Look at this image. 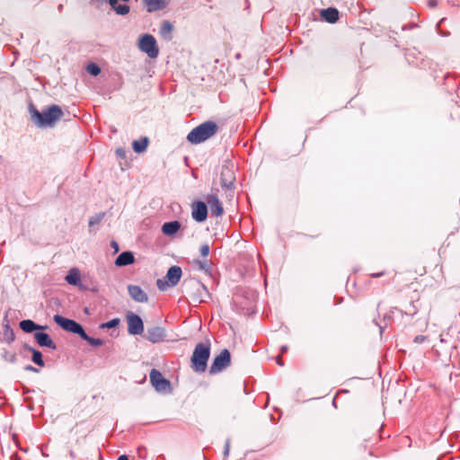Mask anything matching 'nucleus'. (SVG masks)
<instances>
[{
    "label": "nucleus",
    "instance_id": "1",
    "mask_svg": "<svg viewBox=\"0 0 460 460\" xmlns=\"http://www.w3.org/2000/svg\"><path fill=\"white\" fill-rule=\"evenodd\" d=\"M28 110L31 115V121L38 128L52 127L63 116L62 109L57 105L52 104L42 111H40L33 103H30Z\"/></svg>",
    "mask_w": 460,
    "mask_h": 460
},
{
    "label": "nucleus",
    "instance_id": "2",
    "mask_svg": "<svg viewBox=\"0 0 460 460\" xmlns=\"http://www.w3.org/2000/svg\"><path fill=\"white\" fill-rule=\"evenodd\" d=\"M210 357V342L198 343L193 350L190 363L195 373H204L208 367V360Z\"/></svg>",
    "mask_w": 460,
    "mask_h": 460
},
{
    "label": "nucleus",
    "instance_id": "3",
    "mask_svg": "<svg viewBox=\"0 0 460 460\" xmlns=\"http://www.w3.org/2000/svg\"><path fill=\"white\" fill-rule=\"evenodd\" d=\"M217 129L218 126L216 122L211 120L203 122L187 135V140L191 144L202 143L214 136Z\"/></svg>",
    "mask_w": 460,
    "mask_h": 460
},
{
    "label": "nucleus",
    "instance_id": "4",
    "mask_svg": "<svg viewBox=\"0 0 460 460\" xmlns=\"http://www.w3.org/2000/svg\"><path fill=\"white\" fill-rule=\"evenodd\" d=\"M138 49L150 58H156L159 55V48L155 38L148 33L143 34L138 40Z\"/></svg>",
    "mask_w": 460,
    "mask_h": 460
},
{
    "label": "nucleus",
    "instance_id": "5",
    "mask_svg": "<svg viewBox=\"0 0 460 460\" xmlns=\"http://www.w3.org/2000/svg\"><path fill=\"white\" fill-rule=\"evenodd\" d=\"M235 172L234 165L229 161H225L220 170V184L225 190L234 189Z\"/></svg>",
    "mask_w": 460,
    "mask_h": 460
},
{
    "label": "nucleus",
    "instance_id": "6",
    "mask_svg": "<svg viewBox=\"0 0 460 460\" xmlns=\"http://www.w3.org/2000/svg\"><path fill=\"white\" fill-rule=\"evenodd\" d=\"M182 270L180 266H172L166 272L165 279H158L156 280L157 288L164 291L167 287H175L181 280Z\"/></svg>",
    "mask_w": 460,
    "mask_h": 460
},
{
    "label": "nucleus",
    "instance_id": "7",
    "mask_svg": "<svg viewBox=\"0 0 460 460\" xmlns=\"http://www.w3.org/2000/svg\"><path fill=\"white\" fill-rule=\"evenodd\" d=\"M53 320L63 330L74 334H77L79 337H81L84 332L83 326L75 320L64 317L60 314H55Z\"/></svg>",
    "mask_w": 460,
    "mask_h": 460
},
{
    "label": "nucleus",
    "instance_id": "8",
    "mask_svg": "<svg viewBox=\"0 0 460 460\" xmlns=\"http://www.w3.org/2000/svg\"><path fill=\"white\" fill-rule=\"evenodd\" d=\"M231 363V354L227 349H224L221 350L220 354L216 356L214 358L210 368L209 374L215 375L222 372L225 368H226Z\"/></svg>",
    "mask_w": 460,
    "mask_h": 460
},
{
    "label": "nucleus",
    "instance_id": "9",
    "mask_svg": "<svg viewBox=\"0 0 460 460\" xmlns=\"http://www.w3.org/2000/svg\"><path fill=\"white\" fill-rule=\"evenodd\" d=\"M149 377H150V382L156 392H159V393L171 392L172 386H171L170 381L168 379L164 378L159 370L153 368L150 371Z\"/></svg>",
    "mask_w": 460,
    "mask_h": 460
},
{
    "label": "nucleus",
    "instance_id": "10",
    "mask_svg": "<svg viewBox=\"0 0 460 460\" xmlns=\"http://www.w3.org/2000/svg\"><path fill=\"white\" fill-rule=\"evenodd\" d=\"M128 332L130 335H140L144 332V323L141 317L132 312L127 314Z\"/></svg>",
    "mask_w": 460,
    "mask_h": 460
},
{
    "label": "nucleus",
    "instance_id": "11",
    "mask_svg": "<svg viewBox=\"0 0 460 460\" xmlns=\"http://www.w3.org/2000/svg\"><path fill=\"white\" fill-rule=\"evenodd\" d=\"M191 208V217L195 221L199 223L206 221L208 217V205L204 201H194Z\"/></svg>",
    "mask_w": 460,
    "mask_h": 460
},
{
    "label": "nucleus",
    "instance_id": "12",
    "mask_svg": "<svg viewBox=\"0 0 460 460\" xmlns=\"http://www.w3.org/2000/svg\"><path fill=\"white\" fill-rule=\"evenodd\" d=\"M144 337L152 343L162 342L166 339V331L164 327L153 326L147 328Z\"/></svg>",
    "mask_w": 460,
    "mask_h": 460
},
{
    "label": "nucleus",
    "instance_id": "13",
    "mask_svg": "<svg viewBox=\"0 0 460 460\" xmlns=\"http://www.w3.org/2000/svg\"><path fill=\"white\" fill-rule=\"evenodd\" d=\"M8 311L5 313L3 319V327L4 332L0 334V342H6L7 344H11L15 340V334L13 330L10 326V322L8 320Z\"/></svg>",
    "mask_w": 460,
    "mask_h": 460
},
{
    "label": "nucleus",
    "instance_id": "14",
    "mask_svg": "<svg viewBox=\"0 0 460 460\" xmlns=\"http://www.w3.org/2000/svg\"><path fill=\"white\" fill-rule=\"evenodd\" d=\"M128 291L130 297L138 303H146L148 301L147 294L137 285H128Z\"/></svg>",
    "mask_w": 460,
    "mask_h": 460
},
{
    "label": "nucleus",
    "instance_id": "15",
    "mask_svg": "<svg viewBox=\"0 0 460 460\" xmlns=\"http://www.w3.org/2000/svg\"><path fill=\"white\" fill-rule=\"evenodd\" d=\"M208 206L210 208V212L214 217H219L223 214L224 209L221 202L219 201L216 194H210L208 196Z\"/></svg>",
    "mask_w": 460,
    "mask_h": 460
},
{
    "label": "nucleus",
    "instance_id": "16",
    "mask_svg": "<svg viewBox=\"0 0 460 460\" xmlns=\"http://www.w3.org/2000/svg\"><path fill=\"white\" fill-rule=\"evenodd\" d=\"M34 339L40 347L49 348L51 349H57L56 343L52 341L50 336L43 332H36L34 333Z\"/></svg>",
    "mask_w": 460,
    "mask_h": 460
},
{
    "label": "nucleus",
    "instance_id": "17",
    "mask_svg": "<svg viewBox=\"0 0 460 460\" xmlns=\"http://www.w3.org/2000/svg\"><path fill=\"white\" fill-rule=\"evenodd\" d=\"M321 18L329 23H335L340 18V13L335 7H328L320 11Z\"/></svg>",
    "mask_w": 460,
    "mask_h": 460
},
{
    "label": "nucleus",
    "instance_id": "18",
    "mask_svg": "<svg viewBox=\"0 0 460 460\" xmlns=\"http://www.w3.org/2000/svg\"><path fill=\"white\" fill-rule=\"evenodd\" d=\"M21 330L26 333H31L35 331L44 330L47 326L40 325L32 320H22L19 323Z\"/></svg>",
    "mask_w": 460,
    "mask_h": 460
},
{
    "label": "nucleus",
    "instance_id": "19",
    "mask_svg": "<svg viewBox=\"0 0 460 460\" xmlns=\"http://www.w3.org/2000/svg\"><path fill=\"white\" fill-rule=\"evenodd\" d=\"M135 261L134 254L132 252H122L115 260V265L118 267H124L132 264Z\"/></svg>",
    "mask_w": 460,
    "mask_h": 460
},
{
    "label": "nucleus",
    "instance_id": "20",
    "mask_svg": "<svg viewBox=\"0 0 460 460\" xmlns=\"http://www.w3.org/2000/svg\"><path fill=\"white\" fill-rule=\"evenodd\" d=\"M395 313L400 314L401 315L406 314L410 316H413L418 313V308L415 305L414 301H411L410 304V308L408 311H402L398 307H392L387 314H385V318L391 319Z\"/></svg>",
    "mask_w": 460,
    "mask_h": 460
},
{
    "label": "nucleus",
    "instance_id": "21",
    "mask_svg": "<svg viewBox=\"0 0 460 460\" xmlns=\"http://www.w3.org/2000/svg\"><path fill=\"white\" fill-rule=\"evenodd\" d=\"M181 223L178 220L165 222L162 226V233L167 236H172L181 228Z\"/></svg>",
    "mask_w": 460,
    "mask_h": 460
},
{
    "label": "nucleus",
    "instance_id": "22",
    "mask_svg": "<svg viewBox=\"0 0 460 460\" xmlns=\"http://www.w3.org/2000/svg\"><path fill=\"white\" fill-rule=\"evenodd\" d=\"M172 31H173V26H172V24L169 21L164 20L161 22V26H160V29H159V33H160L161 37L164 40H165L167 41L172 40Z\"/></svg>",
    "mask_w": 460,
    "mask_h": 460
},
{
    "label": "nucleus",
    "instance_id": "23",
    "mask_svg": "<svg viewBox=\"0 0 460 460\" xmlns=\"http://www.w3.org/2000/svg\"><path fill=\"white\" fill-rule=\"evenodd\" d=\"M149 13L163 10L166 7L167 4L164 0H143Z\"/></svg>",
    "mask_w": 460,
    "mask_h": 460
},
{
    "label": "nucleus",
    "instance_id": "24",
    "mask_svg": "<svg viewBox=\"0 0 460 460\" xmlns=\"http://www.w3.org/2000/svg\"><path fill=\"white\" fill-rule=\"evenodd\" d=\"M66 281L72 286H79L81 282L80 271L76 268L71 269L65 278Z\"/></svg>",
    "mask_w": 460,
    "mask_h": 460
},
{
    "label": "nucleus",
    "instance_id": "25",
    "mask_svg": "<svg viewBox=\"0 0 460 460\" xmlns=\"http://www.w3.org/2000/svg\"><path fill=\"white\" fill-rule=\"evenodd\" d=\"M148 143H149L148 137H143L139 140L133 141L132 148H133L135 153L140 154V153L144 152L146 149V147L148 146Z\"/></svg>",
    "mask_w": 460,
    "mask_h": 460
},
{
    "label": "nucleus",
    "instance_id": "26",
    "mask_svg": "<svg viewBox=\"0 0 460 460\" xmlns=\"http://www.w3.org/2000/svg\"><path fill=\"white\" fill-rule=\"evenodd\" d=\"M194 263L199 267V270H203L207 274H211L212 271V262L208 259L204 260H195Z\"/></svg>",
    "mask_w": 460,
    "mask_h": 460
},
{
    "label": "nucleus",
    "instance_id": "27",
    "mask_svg": "<svg viewBox=\"0 0 460 460\" xmlns=\"http://www.w3.org/2000/svg\"><path fill=\"white\" fill-rule=\"evenodd\" d=\"M80 338L93 347H99L104 343L102 339L90 337L85 332Z\"/></svg>",
    "mask_w": 460,
    "mask_h": 460
},
{
    "label": "nucleus",
    "instance_id": "28",
    "mask_svg": "<svg viewBox=\"0 0 460 460\" xmlns=\"http://www.w3.org/2000/svg\"><path fill=\"white\" fill-rule=\"evenodd\" d=\"M31 354H32L31 360L33 361L34 364H36L39 367H44L45 366V362L43 360L42 353L39 349H35L31 352Z\"/></svg>",
    "mask_w": 460,
    "mask_h": 460
},
{
    "label": "nucleus",
    "instance_id": "29",
    "mask_svg": "<svg viewBox=\"0 0 460 460\" xmlns=\"http://www.w3.org/2000/svg\"><path fill=\"white\" fill-rule=\"evenodd\" d=\"M120 320L119 318H113L106 323L100 324V329H113L119 326Z\"/></svg>",
    "mask_w": 460,
    "mask_h": 460
},
{
    "label": "nucleus",
    "instance_id": "30",
    "mask_svg": "<svg viewBox=\"0 0 460 460\" xmlns=\"http://www.w3.org/2000/svg\"><path fill=\"white\" fill-rule=\"evenodd\" d=\"M2 358L9 363L14 364L17 361V355L15 353H11L6 349H4L2 353Z\"/></svg>",
    "mask_w": 460,
    "mask_h": 460
},
{
    "label": "nucleus",
    "instance_id": "31",
    "mask_svg": "<svg viewBox=\"0 0 460 460\" xmlns=\"http://www.w3.org/2000/svg\"><path fill=\"white\" fill-rule=\"evenodd\" d=\"M105 217V213L104 212H101V213H97L95 215H93V217H90L89 219V226H94L96 225H98Z\"/></svg>",
    "mask_w": 460,
    "mask_h": 460
},
{
    "label": "nucleus",
    "instance_id": "32",
    "mask_svg": "<svg viewBox=\"0 0 460 460\" xmlns=\"http://www.w3.org/2000/svg\"><path fill=\"white\" fill-rule=\"evenodd\" d=\"M87 72L93 76H97L101 74L100 66L95 63H90L86 66Z\"/></svg>",
    "mask_w": 460,
    "mask_h": 460
},
{
    "label": "nucleus",
    "instance_id": "33",
    "mask_svg": "<svg viewBox=\"0 0 460 460\" xmlns=\"http://www.w3.org/2000/svg\"><path fill=\"white\" fill-rule=\"evenodd\" d=\"M199 252L203 257H207L209 253V245L208 243H204L200 246Z\"/></svg>",
    "mask_w": 460,
    "mask_h": 460
},
{
    "label": "nucleus",
    "instance_id": "34",
    "mask_svg": "<svg viewBox=\"0 0 460 460\" xmlns=\"http://www.w3.org/2000/svg\"><path fill=\"white\" fill-rule=\"evenodd\" d=\"M229 452H230V438H227L226 440L224 452H223L225 458H226L229 456Z\"/></svg>",
    "mask_w": 460,
    "mask_h": 460
},
{
    "label": "nucleus",
    "instance_id": "35",
    "mask_svg": "<svg viewBox=\"0 0 460 460\" xmlns=\"http://www.w3.org/2000/svg\"><path fill=\"white\" fill-rule=\"evenodd\" d=\"M427 340H428V337L425 335H417V336H415L413 341L415 343L420 344V343L426 341Z\"/></svg>",
    "mask_w": 460,
    "mask_h": 460
},
{
    "label": "nucleus",
    "instance_id": "36",
    "mask_svg": "<svg viewBox=\"0 0 460 460\" xmlns=\"http://www.w3.org/2000/svg\"><path fill=\"white\" fill-rule=\"evenodd\" d=\"M23 369L28 372H33V373H39L40 369L31 366V365H26Z\"/></svg>",
    "mask_w": 460,
    "mask_h": 460
},
{
    "label": "nucleus",
    "instance_id": "37",
    "mask_svg": "<svg viewBox=\"0 0 460 460\" xmlns=\"http://www.w3.org/2000/svg\"><path fill=\"white\" fill-rule=\"evenodd\" d=\"M125 154H126V152H125V150H124V149H122V148H118V149L116 150V155H117L118 156H119V157H125Z\"/></svg>",
    "mask_w": 460,
    "mask_h": 460
},
{
    "label": "nucleus",
    "instance_id": "38",
    "mask_svg": "<svg viewBox=\"0 0 460 460\" xmlns=\"http://www.w3.org/2000/svg\"><path fill=\"white\" fill-rule=\"evenodd\" d=\"M23 349H24L25 350H27V351H29V352H31V353L35 349V348L31 347V345H29V344H27V343H24V344H23Z\"/></svg>",
    "mask_w": 460,
    "mask_h": 460
},
{
    "label": "nucleus",
    "instance_id": "39",
    "mask_svg": "<svg viewBox=\"0 0 460 460\" xmlns=\"http://www.w3.org/2000/svg\"><path fill=\"white\" fill-rule=\"evenodd\" d=\"M384 275H385V271H380V272H377V273H372V274H370V276H371L372 278H380V277H382V276H384Z\"/></svg>",
    "mask_w": 460,
    "mask_h": 460
},
{
    "label": "nucleus",
    "instance_id": "40",
    "mask_svg": "<svg viewBox=\"0 0 460 460\" xmlns=\"http://www.w3.org/2000/svg\"><path fill=\"white\" fill-rule=\"evenodd\" d=\"M111 244V247H113V248H114V250H115V252H119V244H118V243H117V242L112 241Z\"/></svg>",
    "mask_w": 460,
    "mask_h": 460
},
{
    "label": "nucleus",
    "instance_id": "41",
    "mask_svg": "<svg viewBox=\"0 0 460 460\" xmlns=\"http://www.w3.org/2000/svg\"><path fill=\"white\" fill-rule=\"evenodd\" d=\"M22 390L24 394L34 392V390L29 389L28 387L25 386L22 387Z\"/></svg>",
    "mask_w": 460,
    "mask_h": 460
},
{
    "label": "nucleus",
    "instance_id": "42",
    "mask_svg": "<svg viewBox=\"0 0 460 460\" xmlns=\"http://www.w3.org/2000/svg\"><path fill=\"white\" fill-rule=\"evenodd\" d=\"M78 287L80 288L81 290H89V288H90L87 286H85L84 284H82L81 282Z\"/></svg>",
    "mask_w": 460,
    "mask_h": 460
},
{
    "label": "nucleus",
    "instance_id": "43",
    "mask_svg": "<svg viewBox=\"0 0 460 460\" xmlns=\"http://www.w3.org/2000/svg\"><path fill=\"white\" fill-rule=\"evenodd\" d=\"M117 460H128V456L127 455H121Z\"/></svg>",
    "mask_w": 460,
    "mask_h": 460
},
{
    "label": "nucleus",
    "instance_id": "44",
    "mask_svg": "<svg viewBox=\"0 0 460 460\" xmlns=\"http://www.w3.org/2000/svg\"><path fill=\"white\" fill-rule=\"evenodd\" d=\"M277 364L281 367L284 366V362L279 357L277 358Z\"/></svg>",
    "mask_w": 460,
    "mask_h": 460
},
{
    "label": "nucleus",
    "instance_id": "45",
    "mask_svg": "<svg viewBox=\"0 0 460 460\" xmlns=\"http://www.w3.org/2000/svg\"><path fill=\"white\" fill-rule=\"evenodd\" d=\"M89 290L93 293H97L99 291L98 288L97 287H93V288H90Z\"/></svg>",
    "mask_w": 460,
    "mask_h": 460
},
{
    "label": "nucleus",
    "instance_id": "46",
    "mask_svg": "<svg viewBox=\"0 0 460 460\" xmlns=\"http://www.w3.org/2000/svg\"><path fill=\"white\" fill-rule=\"evenodd\" d=\"M286 351H288V346L284 345V346H282V347L280 348V352H281V353H284V352H286Z\"/></svg>",
    "mask_w": 460,
    "mask_h": 460
},
{
    "label": "nucleus",
    "instance_id": "47",
    "mask_svg": "<svg viewBox=\"0 0 460 460\" xmlns=\"http://www.w3.org/2000/svg\"><path fill=\"white\" fill-rule=\"evenodd\" d=\"M200 288H202V290H203V291H204L208 296L209 295V294H208V292L207 288H206L204 285H202V284H201V285H200Z\"/></svg>",
    "mask_w": 460,
    "mask_h": 460
},
{
    "label": "nucleus",
    "instance_id": "48",
    "mask_svg": "<svg viewBox=\"0 0 460 460\" xmlns=\"http://www.w3.org/2000/svg\"><path fill=\"white\" fill-rule=\"evenodd\" d=\"M379 328H380V333L382 334V332H383V331H384V327L379 326Z\"/></svg>",
    "mask_w": 460,
    "mask_h": 460
},
{
    "label": "nucleus",
    "instance_id": "49",
    "mask_svg": "<svg viewBox=\"0 0 460 460\" xmlns=\"http://www.w3.org/2000/svg\"><path fill=\"white\" fill-rule=\"evenodd\" d=\"M430 4V5H432V6H434V5L436 4V3L432 1V2H430V4Z\"/></svg>",
    "mask_w": 460,
    "mask_h": 460
},
{
    "label": "nucleus",
    "instance_id": "50",
    "mask_svg": "<svg viewBox=\"0 0 460 460\" xmlns=\"http://www.w3.org/2000/svg\"><path fill=\"white\" fill-rule=\"evenodd\" d=\"M63 8V5L62 4H59L58 5V9L61 10Z\"/></svg>",
    "mask_w": 460,
    "mask_h": 460
}]
</instances>
